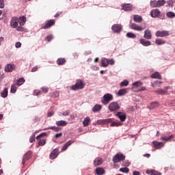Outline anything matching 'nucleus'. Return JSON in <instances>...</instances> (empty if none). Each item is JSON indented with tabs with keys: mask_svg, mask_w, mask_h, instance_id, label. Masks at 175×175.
Here are the masks:
<instances>
[{
	"mask_svg": "<svg viewBox=\"0 0 175 175\" xmlns=\"http://www.w3.org/2000/svg\"><path fill=\"white\" fill-rule=\"evenodd\" d=\"M151 78L152 79H158L159 80H161V79H162V76L161 75V74H159V72H156L151 75Z\"/></svg>",
	"mask_w": 175,
	"mask_h": 175,
	"instance_id": "nucleus-31",
	"label": "nucleus"
},
{
	"mask_svg": "<svg viewBox=\"0 0 175 175\" xmlns=\"http://www.w3.org/2000/svg\"><path fill=\"white\" fill-rule=\"evenodd\" d=\"M16 92H17V87L16 86V85H12L11 90H10V93L11 94H16Z\"/></svg>",
	"mask_w": 175,
	"mask_h": 175,
	"instance_id": "nucleus-44",
	"label": "nucleus"
},
{
	"mask_svg": "<svg viewBox=\"0 0 175 175\" xmlns=\"http://www.w3.org/2000/svg\"><path fill=\"white\" fill-rule=\"evenodd\" d=\"M36 135V133H33L32 135L29 138L30 143H33L35 142V136Z\"/></svg>",
	"mask_w": 175,
	"mask_h": 175,
	"instance_id": "nucleus-48",
	"label": "nucleus"
},
{
	"mask_svg": "<svg viewBox=\"0 0 175 175\" xmlns=\"http://www.w3.org/2000/svg\"><path fill=\"white\" fill-rule=\"evenodd\" d=\"M103 163V160L100 157L96 158L93 161L94 166H100Z\"/></svg>",
	"mask_w": 175,
	"mask_h": 175,
	"instance_id": "nucleus-18",
	"label": "nucleus"
},
{
	"mask_svg": "<svg viewBox=\"0 0 175 175\" xmlns=\"http://www.w3.org/2000/svg\"><path fill=\"white\" fill-rule=\"evenodd\" d=\"M108 109L109 111H117L120 110V105L117 102H112L109 105Z\"/></svg>",
	"mask_w": 175,
	"mask_h": 175,
	"instance_id": "nucleus-5",
	"label": "nucleus"
},
{
	"mask_svg": "<svg viewBox=\"0 0 175 175\" xmlns=\"http://www.w3.org/2000/svg\"><path fill=\"white\" fill-rule=\"evenodd\" d=\"M133 175H140V172L139 171H134Z\"/></svg>",
	"mask_w": 175,
	"mask_h": 175,
	"instance_id": "nucleus-64",
	"label": "nucleus"
},
{
	"mask_svg": "<svg viewBox=\"0 0 175 175\" xmlns=\"http://www.w3.org/2000/svg\"><path fill=\"white\" fill-rule=\"evenodd\" d=\"M45 40H46V42H51V40H53V36L49 35V36H46L45 38Z\"/></svg>",
	"mask_w": 175,
	"mask_h": 175,
	"instance_id": "nucleus-52",
	"label": "nucleus"
},
{
	"mask_svg": "<svg viewBox=\"0 0 175 175\" xmlns=\"http://www.w3.org/2000/svg\"><path fill=\"white\" fill-rule=\"evenodd\" d=\"M38 71V66H36L31 69V72H36Z\"/></svg>",
	"mask_w": 175,
	"mask_h": 175,
	"instance_id": "nucleus-61",
	"label": "nucleus"
},
{
	"mask_svg": "<svg viewBox=\"0 0 175 175\" xmlns=\"http://www.w3.org/2000/svg\"><path fill=\"white\" fill-rule=\"evenodd\" d=\"M155 43L156 44H157L158 46H162V44H165V43H166V41H165L162 38H157L155 40Z\"/></svg>",
	"mask_w": 175,
	"mask_h": 175,
	"instance_id": "nucleus-28",
	"label": "nucleus"
},
{
	"mask_svg": "<svg viewBox=\"0 0 175 175\" xmlns=\"http://www.w3.org/2000/svg\"><path fill=\"white\" fill-rule=\"evenodd\" d=\"M120 172H121L122 173H129V168L125 167H121L119 170Z\"/></svg>",
	"mask_w": 175,
	"mask_h": 175,
	"instance_id": "nucleus-45",
	"label": "nucleus"
},
{
	"mask_svg": "<svg viewBox=\"0 0 175 175\" xmlns=\"http://www.w3.org/2000/svg\"><path fill=\"white\" fill-rule=\"evenodd\" d=\"M159 107V103L157 101H154V102H152L150 103V106L149 107L150 110H152L154 109H157V107Z\"/></svg>",
	"mask_w": 175,
	"mask_h": 175,
	"instance_id": "nucleus-27",
	"label": "nucleus"
},
{
	"mask_svg": "<svg viewBox=\"0 0 175 175\" xmlns=\"http://www.w3.org/2000/svg\"><path fill=\"white\" fill-rule=\"evenodd\" d=\"M159 17L160 20H165L166 18L165 14H160Z\"/></svg>",
	"mask_w": 175,
	"mask_h": 175,
	"instance_id": "nucleus-57",
	"label": "nucleus"
},
{
	"mask_svg": "<svg viewBox=\"0 0 175 175\" xmlns=\"http://www.w3.org/2000/svg\"><path fill=\"white\" fill-rule=\"evenodd\" d=\"M156 93H157L159 95H165L166 94V92L163 90H158L155 91Z\"/></svg>",
	"mask_w": 175,
	"mask_h": 175,
	"instance_id": "nucleus-47",
	"label": "nucleus"
},
{
	"mask_svg": "<svg viewBox=\"0 0 175 175\" xmlns=\"http://www.w3.org/2000/svg\"><path fill=\"white\" fill-rule=\"evenodd\" d=\"M46 144V139H41L38 142L39 146H44Z\"/></svg>",
	"mask_w": 175,
	"mask_h": 175,
	"instance_id": "nucleus-51",
	"label": "nucleus"
},
{
	"mask_svg": "<svg viewBox=\"0 0 175 175\" xmlns=\"http://www.w3.org/2000/svg\"><path fill=\"white\" fill-rule=\"evenodd\" d=\"M56 125L57 126H66V125H68V122L65 120H59L56 121Z\"/></svg>",
	"mask_w": 175,
	"mask_h": 175,
	"instance_id": "nucleus-25",
	"label": "nucleus"
},
{
	"mask_svg": "<svg viewBox=\"0 0 175 175\" xmlns=\"http://www.w3.org/2000/svg\"><path fill=\"white\" fill-rule=\"evenodd\" d=\"M126 92V89H120L118 92V96H122V95H125V93Z\"/></svg>",
	"mask_w": 175,
	"mask_h": 175,
	"instance_id": "nucleus-43",
	"label": "nucleus"
},
{
	"mask_svg": "<svg viewBox=\"0 0 175 175\" xmlns=\"http://www.w3.org/2000/svg\"><path fill=\"white\" fill-rule=\"evenodd\" d=\"M90 122H91V119L90 118V117H86L83 121V126H88Z\"/></svg>",
	"mask_w": 175,
	"mask_h": 175,
	"instance_id": "nucleus-33",
	"label": "nucleus"
},
{
	"mask_svg": "<svg viewBox=\"0 0 175 175\" xmlns=\"http://www.w3.org/2000/svg\"><path fill=\"white\" fill-rule=\"evenodd\" d=\"M165 14L168 18H174L175 17V13L172 11L167 12Z\"/></svg>",
	"mask_w": 175,
	"mask_h": 175,
	"instance_id": "nucleus-41",
	"label": "nucleus"
},
{
	"mask_svg": "<svg viewBox=\"0 0 175 175\" xmlns=\"http://www.w3.org/2000/svg\"><path fill=\"white\" fill-rule=\"evenodd\" d=\"M10 26L12 28H17L18 27V18L17 16H13L11 18Z\"/></svg>",
	"mask_w": 175,
	"mask_h": 175,
	"instance_id": "nucleus-7",
	"label": "nucleus"
},
{
	"mask_svg": "<svg viewBox=\"0 0 175 175\" xmlns=\"http://www.w3.org/2000/svg\"><path fill=\"white\" fill-rule=\"evenodd\" d=\"M111 100H113V94L107 93L103 96L101 102L103 105H108Z\"/></svg>",
	"mask_w": 175,
	"mask_h": 175,
	"instance_id": "nucleus-4",
	"label": "nucleus"
},
{
	"mask_svg": "<svg viewBox=\"0 0 175 175\" xmlns=\"http://www.w3.org/2000/svg\"><path fill=\"white\" fill-rule=\"evenodd\" d=\"M174 136L173 135H171L168 137L163 136L160 138V140H164L165 142H169V140H171V139H173Z\"/></svg>",
	"mask_w": 175,
	"mask_h": 175,
	"instance_id": "nucleus-40",
	"label": "nucleus"
},
{
	"mask_svg": "<svg viewBox=\"0 0 175 175\" xmlns=\"http://www.w3.org/2000/svg\"><path fill=\"white\" fill-rule=\"evenodd\" d=\"M70 113V111L66 110V111H64L62 113V114H63V116H69V113Z\"/></svg>",
	"mask_w": 175,
	"mask_h": 175,
	"instance_id": "nucleus-55",
	"label": "nucleus"
},
{
	"mask_svg": "<svg viewBox=\"0 0 175 175\" xmlns=\"http://www.w3.org/2000/svg\"><path fill=\"white\" fill-rule=\"evenodd\" d=\"M105 172V169H103V167H99L96 169V174L97 175H103Z\"/></svg>",
	"mask_w": 175,
	"mask_h": 175,
	"instance_id": "nucleus-26",
	"label": "nucleus"
},
{
	"mask_svg": "<svg viewBox=\"0 0 175 175\" xmlns=\"http://www.w3.org/2000/svg\"><path fill=\"white\" fill-rule=\"evenodd\" d=\"M15 47H16V49H20V47H21V42H16V44H15Z\"/></svg>",
	"mask_w": 175,
	"mask_h": 175,
	"instance_id": "nucleus-56",
	"label": "nucleus"
},
{
	"mask_svg": "<svg viewBox=\"0 0 175 175\" xmlns=\"http://www.w3.org/2000/svg\"><path fill=\"white\" fill-rule=\"evenodd\" d=\"M129 165H131V163H129V161H128V160H126L122 163V166H124L126 167H128V166H129Z\"/></svg>",
	"mask_w": 175,
	"mask_h": 175,
	"instance_id": "nucleus-50",
	"label": "nucleus"
},
{
	"mask_svg": "<svg viewBox=\"0 0 175 175\" xmlns=\"http://www.w3.org/2000/svg\"><path fill=\"white\" fill-rule=\"evenodd\" d=\"M133 87H135V88H137V87H140V85H143V83L139 81H137L132 84Z\"/></svg>",
	"mask_w": 175,
	"mask_h": 175,
	"instance_id": "nucleus-42",
	"label": "nucleus"
},
{
	"mask_svg": "<svg viewBox=\"0 0 175 175\" xmlns=\"http://www.w3.org/2000/svg\"><path fill=\"white\" fill-rule=\"evenodd\" d=\"M129 84V81L126 79L122 81L120 84V87H126Z\"/></svg>",
	"mask_w": 175,
	"mask_h": 175,
	"instance_id": "nucleus-46",
	"label": "nucleus"
},
{
	"mask_svg": "<svg viewBox=\"0 0 175 175\" xmlns=\"http://www.w3.org/2000/svg\"><path fill=\"white\" fill-rule=\"evenodd\" d=\"M58 96V92H55L52 93V98H57Z\"/></svg>",
	"mask_w": 175,
	"mask_h": 175,
	"instance_id": "nucleus-59",
	"label": "nucleus"
},
{
	"mask_svg": "<svg viewBox=\"0 0 175 175\" xmlns=\"http://www.w3.org/2000/svg\"><path fill=\"white\" fill-rule=\"evenodd\" d=\"M16 28V31H18V32H24V28L23 27V26H17Z\"/></svg>",
	"mask_w": 175,
	"mask_h": 175,
	"instance_id": "nucleus-49",
	"label": "nucleus"
},
{
	"mask_svg": "<svg viewBox=\"0 0 175 175\" xmlns=\"http://www.w3.org/2000/svg\"><path fill=\"white\" fill-rule=\"evenodd\" d=\"M100 110H102V105L96 104L93 107L92 111L97 113V111H100Z\"/></svg>",
	"mask_w": 175,
	"mask_h": 175,
	"instance_id": "nucleus-24",
	"label": "nucleus"
},
{
	"mask_svg": "<svg viewBox=\"0 0 175 175\" xmlns=\"http://www.w3.org/2000/svg\"><path fill=\"white\" fill-rule=\"evenodd\" d=\"M139 43L144 47H148L149 46H151V44H152L150 41L146 40L144 38L139 39Z\"/></svg>",
	"mask_w": 175,
	"mask_h": 175,
	"instance_id": "nucleus-13",
	"label": "nucleus"
},
{
	"mask_svg": "<svg viewBox=\"0 0 175 175\" xmlns=\"http://www.w3.org/2000/svg\"><path fill=\"white\" fill-rule=\"evenodd\" d=\"M85 85V83L81 79H77L75 85H72L71 90L73 91H77L78 90H83Z\"/></svg>",
	"mask_w": 175,
	"mask_h": 175,
	"instance_id": "nucleus-1",
	"label": "nucleus"
},
{
	"mask_svg": "<svg viewBox=\"0 0 175 175\" xmlns=\"http://www.w3.org/2000/svg\"><path fill=\"white\" fill-rule=\"evenodd\" d=\"M65 62H66V59L65 58H58L57 60V65H65Z\"/></svg>",
	"mask_w": 175,
	"mask_h": 175,
	"instance_id": "nucleus-37",
	"label": "nucleus"
},
{
	"mask_svg": "<svg viewBox=\"0 0 175 175\" xmlns=\"http://www.w3.org/2000/svg\"><path fill=\"white\" fill-rule=\"evenodd\" d=\"M170 35V33L169 31L163 30V31H157L155 33V36L157 38H165V36H169Z\"/></svg>",
	"mask_w": 175,
	"mask_h": 175,
	"instance_id": "nucleus-6",
	"label": "nucleus"
},
{
	"mask_svg": "<svg viewBox=\"0 0 175 175\" xmlns=\"http://www.w3.org/2000/svg\"><path fill=\"white\" fill-rule=\"evenodd\" d=\"M165 3H166L165 0H151L150 1L151 8H162V6H165Z\"/></svg>",
	"mask_w": 175,
	"mask_h": 175,
	"instance_id": "nucleus-2",
	"label": "nucleus"
},
{
	"mask_svg": "<svg viewBox=\"0 0 175 175\" xmlns=\"http://www.w3.org/2000/svg\"><path fill=\"white\" fill-rule=\"evenodd\" d=\"M126 38H129V39H136V34L132 33V32H128L126 34Z\"/></svg>",
	"mask_w": 175,
	"mask_h": 175,
	"instance_id": "nucleus-39",
	"label": "nucleus"
},
{
	"mask_svg": "<svg viewBox=\"0 0 175 175\" xmlns=\"http://www.w3.org/2000/svg\"><path fill=\"white\" fill-rule=\"evenodd\" d=\"M122 29V26H121V25L120 24H115L111 27V30L113 32H115V33H118L121 32Z\"/></svg>",
	"mask_w": 175,
	"mask_h": 175,
	"instance_id": "nucleus-8",
	"label": "nucleus"
},
{
	"mask_svg": "<svg viewBox=\"0 0 175 175\" xmlns=\"http://www.w3.org/2000/svg\"><path fill=\"white\" fill-rule=\"evenodd\" d=\"M25 83V79L24 78H19L16 80V85L20 87V85H23Z\"/></svg>",
	"mask_w": 175,
	"mask_h": 175,
	"instance_id": "nucleus-35",
	"label": "nucleus"
},
{
	"mask_svg": "<svg viewBox=\"0 0 175 175\" xmlns=\"http://www.w3.org/2000/svg\"><path fill=\"white\" fill-rule=\"evenodd\" d=\"M138 91H146V87L145 86H142Z\"/></svg>",
	"mask_w": 175,
	"mask_h": 175,
	"instance_id": "nucleus-62",
	"label": "nucleus"
},
{
	"mask_svg": "<svg viewBox=\"0 0 175 175\" xmlns=\"http://www.w3.org/2000/svg\"><path fill=\"white\" fill-rule=\"evenodd\" d=\"M25 23H27V17H25V16L18 18V24H19L21 27L25 25Z\"/></svg>",
	"mask_w": 175,
	"mask_h": 175,
	"instance_id": "nucleus-15",
	"label": "nucleus"
},
{
	"mask_svg": "<svg viewBox=\"0 0 175 175\" xmlns=\"http://www.w3.org/2000/svg\"><path fill=\"white\" fill-rule=\"evenodd\" d=\"M62 135V133H57L55 134V137H56V139H58V137H60Z\"/></svg>",
	"mask_w": 175,
	"mask_h": 175,
	"instance_id": "nucleus-63",
	"label": "nucleus"
},
{
	"mask_svg": "<svg viewBox=\"0 0 175 175\" xmlns=\"http://www.w3.org/2000/svg\"><path fill=\"white\" fill-rule=\"evenodd\" d=\"M42 91L44 94H46V92H49V88H42Z\"/></svg>",
	"mask_w": 175,
	"mask_h": 175,
	"instance_id": "nucleus-58",
	"label": "nucleus"
},
{
	"mask_svg": "<svg viewBox=\"0 0 175 175\" xmlns=\"http://www.w3.org/2000/svg\"><path fill=\"white\" fill-rule=\"evenodd\" d=\"M113 163H118L121 161H125V155L122 153H117L112 159Z\"/></svg>",
	"mask_w": 175,
	"mask_h": 175,
	"instance_id": "nucleus-3",
	"label": "nucleus"
},
{
	"mask_svg": "<svg viewBox=\"0 0 175 175\" xmlns=\"http://www.w3.org/2000/svg\"><path fill=\"white\" fill-rule=\"evenodd\" d=\"M116 117H118L122 122H124L126 120V115L122 113V112H117Z\"/></svg>",
	"mask_w": 175,
	"mask_h": 175,
	"instance_id": "nucleus-21",
	"label": "nucleus"
},
{
	"mask_svg": "<svg viewBox=\"0 0 175 175\" xmlns=\"http://www.w3.org/2000/svg\"><path fill=\"white\" fill-rule=\"evenodd\" d=\"M146 173H147V174H150V175H162V174H161V172H159L158 171H155L154 170H147Z\"/></svg>",
	"mask_w": 175,
	"mask_h": 175,
	"instance_id": "nucleus-29",
	"label": "nucleus"
},
{
	"mask_svg": "<svg viewBox=\"0 0 175 175\" xmlns=\"http://www.w3.org/2000/svg\"><path fill=\"white\" fill-rule=\"evenodd\" d=\"M150 16L153 18H158V17H159V16H161V11H159V10H158V9L152 10L150 12Z\"/></svg>",
	"mask_w": 175,
	"mask_h": 175,
	"instance_id": "nucleus-10",
	"label": "nucleus"
},
{
	"mask_svg": "<svg viewBox=\"0 0 175 175\" xmlns=\"http://www.w3.org/2000/svg\"><path fill=\"white\" fill-rule=\"evenodd\" d=\"M167 3L168 5V6H170L171 8H173V0H168L167 1Z\"/></svg>",
	"mask_w": 175,
	"mask_h": 175,
	"instance_id": "nucleus-54",
	"label": "nucleus"
},
{
	"mask_svg": "<svg viewBox=\"0 0 175 175\" xmlns=\"http://www.w3.org/2000/svg\"><path fill=\"white\" fill-rule=\"evenodd\" d=\"M144 38L148 40L152 39V34L151 33V31L150 29H146L144 31Z\"/></svg>",
	"mask_w": 175,
	"mask_h": 175,
	"instance_id": "nucleus-17",
	"label": "nucleus"
},
{
	"mask_svg": "<svg viewBox=\"0 0 175 175\" xmlns=\"http://www.w3.org/2000/svg\"><path fill=\"white\" fill-rule=\"evenodd\" d=\"M108 62L109 65H114V59H109Z\"/></svg>",
	"mask_w": 175,
	"mask_h": 175,
	"instance_id": "nucleus-60",
	"label": "nucleus"
},
{
	"mask_svg": "<svg viewBox=\"0 0 175 175\" xmlns=\"http://www.w3.org/2000/svg\"><path fill=\"white\" fill-rule=\"evenodd\" d=\"M130 28L134 31H143L144 29L143 27L139 26L136 23H131Z\"/></svg>",
	"mask_w": 175,
	"mask_h": 175,
	"instance_id": "nucleus-16",
	"label": "nucleus"
},
{
	"mask_svg": "<svg viewBox=\"0 0 175 175\" xmlns=\"http://www.w3.org/2000/svg\"><path fill=\"white\" fill-rule=\"evenodd\" d=\"M55 24V21L51 19L49 20L44 26L42 27V29H47L48 28H51Z\"/></svg>",
	"mask_w": 175,
	"mask_h": 175,
	"instance_id": "nucleus-11",
	"label": "nucleus"
},
{
	"mask_svg": "<svg viewBox=\"0 0 175 175\" xmlns=\"http://www.w3.org/2000/svg\"><path fill=\"white\" fill-rule=\"evenodd\" d=\"M109 122H111V118L97 120V123L98 124V125H103V124H109Z\"/></svg>",
	"mask_w": 175,
	"mask_h": 175,
	"instance_id": "nucleus-22",
	"label": "nucleus"
},
{
	"mask_svg": "<svg viewBox=\"0 0 175 175\" xmlns=\"http://www.w3.org/2000/svg\"><path fill=\"white\" fill-rule=\"evenodd\" d=\"M59 154V151L58 150V149H54L49 155L50 159H55V158L58 157Z\"/></svg>",
	"mask_w": 175,
	"mask_h": 175,
	"instance_id": "nucleus-14",
	"label": "nucleus"
},
{
	"mask_svg": "<svg viewBox=\"0 0 175 175\" xmlns=\"http://www.w3.org/2000/svg\"><path fill=\"white\" fill-rule=\"evenodd\" d=\"M31 155H32L31 151H28L26 154H24L22 160V165H25V161H28L29 158H31Z\"/></svg>",
	"mask_w": 175,
	"mask_h": 175,
	"instance_id": "nucleus-12",
	"label": "nucleus"
},
{
	"mask_svg": "<svg viewBox=\"0 0 175 175\" xmlns=\"http://www.w3.org/2000/svg\"><path fill=\"white\" fill-rule=\"evenodd\" d=\"M152 144L154 148H156V150H161L162 147H165V142H159L157 141H153Z\"/></svg>",
	"mask_w": 175,
	"mask_h": 175,
	"instance_id": "nucleus-9",
	"label": "nucleus"
},
{
	"mask_svg": "<svg viewBox=\"0 0 175 175\" xmlns=\"http://www.w3.org/2000/svg\"><path fill=\"white\" fill-rule=\"evenodd\" d=\"M5 8V0H0V9Z\"/></svg>",
	"mask_w": 175,
	"mask_h": 175,
	"instance_id": "nucleus-53",
	"label": "nucleus"
},
{
	"mask_svg": "<svg viewBox=\"0 0 175 175\" xmlns=\"http://www.w3.org/2000/svg\"><path fill=\"white\" fill-rule=\"evenodd\" d=\"M132 9V4L128 3V4H124L122 6V10H124L125 12H129V10H131Z\"/></svg>",
	"mask_w": 175,
	"mask_h": 175,
	"instance_id": "nucleus-30",
	"label": "nucleus"
},
{
	"mask_svg": "<svg viewBox=\"0 0 175 175\" xmlns=\"http://www.w3.org/2000/svg\"><path fill=\"white\" fill-rule=\"evenodd\" d=\"M110 126H120L121 125V122H118V121H113V119H111V122H109Z\"/></svg>",
	"mask_w": 175,
	"mask_h": 175,
	"instance_id": "nucleus-36",
	"label": "nucleus"
},
{
	"mask_svg": "<svg viewBox=\"0 0 175 175\" xmlns=\"http://www.w3.org/2000/svg\"><path fill=\"white\" fill-rule=\"evenodd\" d=\"M8 88H5L4 90L1 93V98H8Z\"/></svg>",
	"mask_w": 175,
	"mask_h": 175,
	"instance_id": "nucleus-32",
	"label": "nucleus"
},
{
	"mask_svg": "<svg viewBox=\"0 0 175 175\" xmlns=\"http://www.w3.org/2000/svg\"><path fill=\"white\" fill-rule=\"evenodd\" d=\"M109 66V59L103 57L101 58V66L106 68Z\"/></svg>",
	"mask_w": 175,
	"mask_h": 175,
	"instance_id": "nucleus-23",
	"label": "nucleus"
},
{
	"mask_svg": "<svg viewBox=\"0 0 175 175\" xmlns=\"http://www.w3.org/2000/svg\"><path fill=\"white\" fill-rule=\"evenodd\" d=\"M133 20L135 23H142L143 21V18L139 15H134Z\"/></svg>",
	"mask_w": 175,
	"mask_h": 175,
	"instance_id": "nucleus-34",
	"label": "nucleus"
},
{
	"mask_svg": "<svg viewBox=\"0 0 175 175\" xmlns=\"http://www.w3.org/2000/svg\"><path fill=\"white\" fill-rule=\"evenodd\" d=\"M75 143V141L70 139L68 142H67L66 144H64V146L62 148V151H66L68 150V147L70 146H72Z\"/></svg>",
	"mask_w": 175,
	"mask_h": 175,
	"instance_id": "nucleus-19",
	"label": "nucleus"
},
{
	"mask_svg": "<svg viewBox=\"0 0 175 175\" xmlns=\"http://www.w3.org/2000/svg\"><path fill=\"white\" fill-rule=\"evenodd\" d=\"M47 129H51L52 131H54V132H59V131H61V129L59 127H57L55 126L44 129V131H47Z\"/></svg>",
	"mask_w": 175,
	"mask_h": 175,
	"instance_id": "nucleus-38",
	"label": "nucleus"
},
{
	"mask_svg": "<svg viewBox=\"0 0 175 175\" xmlns=\"http://www.w3.org/2000/svg\"><path fill=\"white\" fill-rule=\"evenodd\" d=\"M14 67H15L14 64H8L5 67V71L7 72L8 73L10 72H13V70H14Z\"/></svg>",
	"mask_w": 175,
	"mask_h": 175,
	"instance_id": "nucleus-20",
	"label": "nucleus"
}]
</instances>
